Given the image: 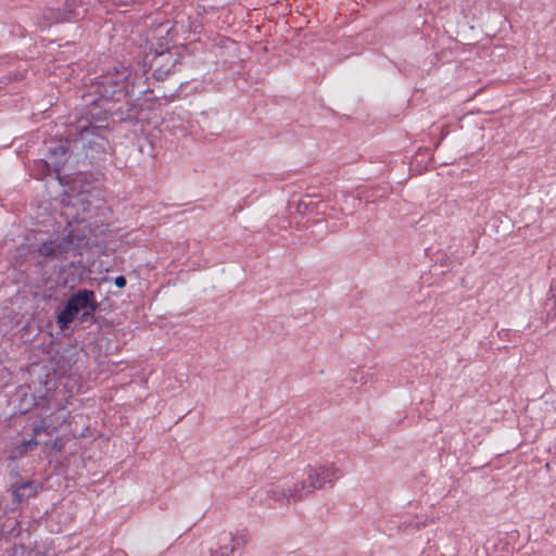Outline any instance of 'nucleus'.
Here are the masks:
<instances>
[{"mask_svg": "<svg viewBox=\"0 0 556 556\" xmlns=\"http://www.w3.org/2000/svg\"><path fill=\"white\" fill-rule=\"evenodd\" d=\"M144 84L137 73L121 66L97 77L91 88L92 92L102 100L121 102L124 99L136 97L138 90L143 89L142 85Z\"/></svg>", "mask_w": 556, "mask_h": 556, "instance_id": "f257e3e1", "label": "nucleus"}, {"mask_svg": "<svg viewBox=\"0 0 556 556\" xmlns=\"http://www.w3.org/2000/svg\"><path fill=\"white\" fill-rule=\"evenodd\" d=\"M74 149L78 152L77 162L88 160L90 165H100L105 161L111 144L108 138L109 129L101 126H78L72 125L68 128Z\"/></svg>", "mask_w": 556, "mask_h": 556, "instance_id": "f03ea898", "label": "nucleus"}, {"mask_svg": "<svg viewBox=\"0 0 556 556\" xmlns=\"http://www.w3.org/2000/svg\"><path fill=\"white\" fill-rule=\"evenodd\" d=\"M99 307L100 304L93 290L77 289L64 302L63 307L56 312V326L64 331L70 328L75 319H78L81 324H92L96 321V313Z\"/></svg>", "mask_w": 556, "mask_h": 556, "instance_id": "7ed1b4c3", "label": "nucleus"}, {"mask_svg": "<svg viewBox=\"0 0 556 556\" xmlns=\"http://www.w3.org/2000/svg\"><path fill=\"white\" fill-rule=\"evenodd\" d=\"M151 94H153V90L149 88L139 89L138 94H136L137 97L134 100L131 98L118 106L112 105L110 108L111 121L115 124H128L132 126L139 124L142 119L141 115L146 102L156 101L160 98H167L165 93L150 97Z\"/></svg>", "mask_w": 556, "mask_h": 556, "instance_id": "20e7f679", "label": "nucleus"}, {"mask_svg": "<svg viewBox=\"0 0 556 556\" xmlns=\"http://www.w3.org/2000/svg\"><path fill=\"white\" fill-rule=\"evenodd\" d=\"M78 152L74 149V143L70 131L66 137L51 139L46 142V159L40 162L47 168L48 174L59 175L71 157L77 162Z\"/></svg>", "mask_w": 556, "mask_h": 556, "instance_id": "39448f33", "label": "nucleus"}, {"mask_svg": "<svg viewBox=\"0 0 556 556\" xmlns=\"http://www.w3.org/2000/svg\"><path fill=\"white\" fill-rule=\"evenodd\" d=\"M339 469L334 464L307 466V478L300 481L299 485L304 498L315 492V490L324 489L326 485L330 488L339 479Z\"/></svg>", "mask_w": 556, "mask_h": 556, "instance_id": "423d86ee", "label": "nucleus"}, {"mask_svg": "<svg viewBox=\"0 0 556 556\" xmlns=\"http://www.w3.org/2000/svg\"><path fill=\"white\" fill-rule=\"evenodd\" d=\"M182 59L179 47L175 46L173 49L162 51L156 50L149 64L153 78L157 81H164L170 74L180 71Z\"/></svg>", "mask_w": 556, "mask_h": 556, "instance_id": "0eeeda50", "label": "nucleus"}, {"mask_svg": "<svg viewBox=\"0 0 556 556\" xmlns=\"http://www.w3.org/2000/svg\"><path fill=\"white\" fill-rule=\"evenodd\" d=\"M73 244V232L71 231L63 237L43 241L34 254L38 263L41 264L62 257L72 249Z\"/></svg>", "mask_w": 556, "mask_h": 556, "instance_id": "6e6552de", "label": "nucleus"}, {"mask_svg": "<svg viewBox=\"0 0 556 556\" xmlns=\"http://www.w3.org/2000/svg\"><path fill=\"white\" fill-rule=\"evenodd\" d=\"M79 0H65L64 8H43L38 12V23L43 27H49L58 23L73 22L77 18L76 8Z\"/></svg>", "mask_w": 556, "mask_h": 556, "instance_id": "1a4fd4ad", "label": "nucleus"}, {"mask_svg": "<svg viewBox=\"0 0 556 556\" xmlns=\"http://www.w3.org/2000/svg\"><path fill=\"white\" fill-rule=\"evenodd\" d=\"M55 430H56L55 427L50 429V427L46 426L45 424L35 426L33 428V437L28 440H22L21 442L15 443L12 446V448L9 451L7 459L9 462L15 464L18 459H22L23 457L27 456L39 444H41V442L39 440H37V438L41 433H46L48 437H51L52 432Z\"/></svg>", "mask_w": 556, "mask_h": 556, "instance_id": "9d476101", "label": "nucleus"}, {"mask_svg": "<svg viewBox=\"0 0 556 556\" xmlns=\"http://www.w3.org/2000/svg\"><path fill=\"white\" fill-rule=\"evenodd\" d=\"M109 119H111L110 108H104L94 100L85 108L83 115L75 125L87 127L101 126L103 129H109Z\"/></svg>", "mask_w": 556, "mask_h": 556, "instance_id": "9b49d317", "label": "nucleus"}, {"mask_svg": "<svg viewBox=\"0 0 556 556\" xmlns=\"http://www.w3.org/2000/svg\"><path fill=\"white\" fill-rule=\"evenodd\" d=\"M40 490V484L35 480H27L24 482L12 483L7 491L11 493L13 503L22 504L29 498L37 496Z\"/></svg>", "mask_w": 556, "mask_h": 556, "instance_id": "f8f14e48", "label": "nucleus"}, {"mask_svg": "<svg viewBox=\"0 0 556 556\" xmlns=\"http://www.w3.org/2000/svg\"><path fill=\"white\" fill-rule=\"evenodd\" d=\"M267 497L275 502L296 503L304 500L299 482L292 486L277 485L266 491Z\"/></svg>", "mask_w": 556, "mask_h": 556, "instance_id": "ddd939ff", "label": "nucleus"}, {"mask_svg": "<svg viewBox=\"0 0 556 556\" xmlns=\"http://www.w3.org/2000/svg\"><path fill=\"white\" fill-rule=\"evenodd\" d=\"M62 273L65 275L63 285L68 286L70 289H74L78 283L81 282L87 273V268L83 261H72L62 267Z\"/></svg>", "mask_w": 556, "mask_h": 556, "instance_id": "4468645a", "label": "nucleus"}, {"mask_svg": "<svg viewBox=\"0 0 556 556\" xmlns=\"http://www.w3.org/2000/svg\"><path fill=\"white\" fill-rule=\"evenodd\" d=\"M546 320L556 321V279L552 280L545 301Z\"/></svg>", "mask_w": 556, "mask_h": 556, "instance_id": "2eb2a0df", "label": "nucleus"}, {"mask_svg": "<svg viewBox=\"0 0 556 556\" xmlns=\"http://www.w3.org/2000/svg\"><path fill=\"white\" fill-rule=\"evenodd\" d=\"M173 30V26H169L168 23H161L155 28L154 33L157 34V42L155 51H162L166 49H170L168 46V39L167 36Z\"/></svg>", "mask_w": 556, "mask_h": 556, "instance_id": "dca6fc26", "label": "nucleus"}, {"mask_svg": "<svg viewBox=\"0 0 556 556\" xmlns=\"http://www.w3.org/2000/svg\"><path fill=\"white\" fill-rule=\"evenodd\" d=\"M223 535L224 538H220L219 541H229L233 545H237L238 551L242 549L248 542L245 534L233 535L232 533L229 532L224 533Z\"/></svg>", "mask_w": 556, "mask_h": 556, "instance_id": "f3484780", "label": "nucleus"}, {"mask_svg": "<svg viewBox=\"0 0 556 556\" xmlns=\"http://www.w3.org/2000/svg\"><path fill=\"white\" fill-rule=\"evenodd\" d=\"M237 551V545H233L229 542V544L225 543L224 545L219 546V548L211 556H230Z\"/></svg>", "mask_w": 556, "mask_h": 556, "instance_id": "a211bd4d", "label": "nucleus"}, {"mask_svg": "<svg viewBox=\"0 0 556 556\" xmlns=\"http://www.w3.org/2000/svg\"><path fill=\"white\" fill-rule=\"evenodd\" d=\"M41 444H43L45 447H50L51 451L53 452H61L63 448H64V441L62 438H55L53 441H43L41 442Z\"/></svg>", "mask_w": 556, "mask_h": 556, "instance_id": "6ab92c4d", "label": "nucleus"}, {"mask_svg": "<svg viewBox=\"0 0 556 556\" xmlns=\"http://www.w3.org/2000/svg\"><path fill=\"white\" fill-rule=\"evenodd\" d=\"M114 285L119 288V289H123L126 287L127 285V279L125 276L123 275H119L117 277L114 278Z\"/></svg>", "mask_w": 556, "mask_h": 556, "instance_id": "aec40b11", "label": "nucleus"}, {"mask_svg": "<svg viewBox=\"0 0 556 556\" xmlns=\"http://www.w3.org/2000/svg\"><path fill=\"white\" fill-rule=\"evenodd\" d=\"M3 533H4V528L2 525H0V539L2 538Z\"/></svg>", "mask_w": 556, "mask_h": 556, "instance_id": "412c9836", "label": "nucleus"}, {"mask_svg": "<svg viewBox=\"0 0 556 556\" xmlns=\"http://www.w3.org/2000/svg\"><path fill=\"white\" fill-rule=\"evenodd\" d=\"M219 130H222V129L217 128L216 131H212V134L218 135Z\"/></svg>", "mask_w": 556, "mask_h": 556, "instance_id": "4be33fe9", "label": "nucleus"}, {"mask_svg": "<svg viewBox=\"0 0 556 556\" xmlns=\"http://www.w3.org/2000/svg\"><path fill=\"white\" fill-rule=\"evenodd\" d=\"M478 248V244L475 243V247H473V250H472V253H475L476 249Z\"/></svg>", "mask_w": 556, "mask_h": 556, "instance_id": "5701e85b", "label": "nucleus"}]
</instances>
